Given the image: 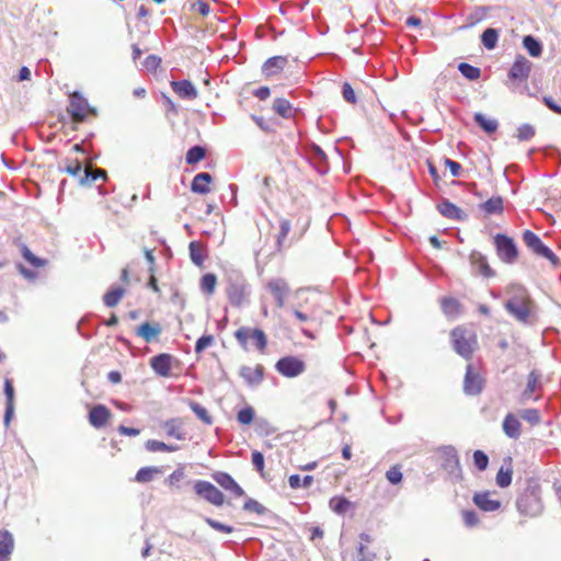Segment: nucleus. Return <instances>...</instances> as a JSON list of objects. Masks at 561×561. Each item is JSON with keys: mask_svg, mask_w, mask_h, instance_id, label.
I'll return each mask as SVG.
<instances>
[{"mask_svg": "<svg viewBox=\"0 0 561 561\" xmlns=\"http://www.w3.org/2000/svg\"><path fill=\"white\" fill-rule=\"evenodd\" d=\"M445 165L449 169L453 176L460 175L461 170H462V167L460 163H458L454 160H450V159H445Z\"/></svg>", "mask_w": 561, "mask_h": 561, "instance_id": "nucleus-63", "label": "nucleus"}, {"mask_svg": "<svg viewBox=\"0 0 561 561\" xmlns=\"http://www.w3.org/2000/svg\"><path fill=\"white\" fill-rule=\"evenodd\" d=\"M275 369L286 378H295L305 373L306 363L297 356H284L276 362Z\"/></svg>", "mask_w": 561, "mask_h": 561, "instance_id": "nucleus-10", "label": "nucleus"}, {"mask_svg": "<svg viewBox=\"0 0 561 561\" xmlns=\"http://www.w3.org/2000/svg\"><path fill=\"white\" fill-rule=\"evenodd\" d=\"M111 416L112 413L107 407L98 404L90 409L88 419L93 427L101 428L108 423Z\"/></svg>", "mask_w": 561, "mask_h": 561, "instance_id": "nucleus-19", "label": "nucleus"}, {"mask_svg": "<svg viewBox=\"0 0 561 561\" xmlns=\"http://www.w3.org/2000/svg\"><path fill=\"white\" fill-rule=\"evenodd\" d=\"M476 123L488 134H492L497 129V122L495 119L486 118L483 114L477 113L474 115Z\"/></svg>", "mask_w": 561, "mask_h": 561, "instance_id": "nucleus-43", "label": "nucleus"}, {"mask_svg": "<svg viewBox=\"0 0 561 561\" xmlns=\"http://www.w3.org/2000/svg\"><path fill=\"white\" fill-rule=\"evenodd\" d=\"M3 391L7 398L4 423L7 426H9L14 411V387L11 379H4Z\"/></svg>", "mask_w": 561, "mask_h": 561, "instance_id": "nucleus-27", "label": "nucleus"}, {"mask_svg": "<svg viewBox=\"0 0 561 561\" xmlns=\"http://www.w3.org/2000/svg\"><path fill=\"white\" fill-rule=\"evenodd\" d=\"M67 112L75 123H82L89 116H94L95 111L89 105L88 101L78 92L70 94Z\"/></svg>", "mask_w": 561, "mask_h": 561, "instance_id": "nucleus-8", "label": "nucleus"}, {"mask_svg": "<svg viewBox=\"0 0 561 561\" xmlns=\"http://www.w3.org/2000/svg\"><path fill=\"white\" fill-rule=\"evenodd\" d=\"M473 462L474 466L480 470H485L489 465V457L482 450H476L473 453Z\"/></svg>", "mask_w": 561, "mask_h": 561, "instance_id": "nucleus-54", "label": "nucleus"}, {"mask_svg": "<svg viewBox=\"0 0 561 561\" xmlns=\"http://www.w3.org/2000/svg\"><path fill=\"white\" fill-rule=\"evenodd\" d=\"M146 448L151 453H158V451L171 453V451L178 450V446L168 445L163 442H159L156 439L147 440Z\"/></svg>", "mask_w": 561, "mask_h": 561, "instance_id": "nucleus-45", "label": "nucleus"}, {"mask_svg": "<svg viewBox=\"0 0 561 561\" xmlns=\"http://www.w3.org/2000/svg\"><path fill=\"white\" fill-rule=\"evenodd\" d=\"M213 479L226 491L230 492L234 497L244 495L243 489L236 482V480L227 472H215Z\"/></svg>", "mask_w": 561, "mask_h": 561, "instance_id": "nucleus-18", "label": "nucleus"}, {"mask_svg": "<svg viewBox=\"0 0 561 561\" xmlns=\"http://www.w3.org/2000/svg\"><path fill=\"white\" fill-rule=\"evenodd\" d=\"M107 174L103 169H92L91 167H87L83 171V175L80 178L81 185L91 184L98 180H106Z\"/></svg>", "mask_w": 561, "mask_h": 561, "instance_id": "nucleus-33", "label": "nucleus"}, {"mask_svg": "<svg viewBox=\"0 0 561 561\" xmlns=\"http://www.w3.org/2000/svg\"><path fill=\"white\" fill-rule=\"evenodd\" d=\"M214 342L215 339L210 334L201 336L195 344V353H203L207 347L211 346Z\"/></svg>", "mask_w": 561, "mask_h": 561, "instance_id": "nucleus-53", "label": "nucleus"}, {"mask_svg": "<svg viewBox=\"0 0 561 561\" xmlns=\"http://www.w3.org/2000/svg\"><path fill=\"white\" fill-rule=\"evenodd\" d=\"M225 293L228 301L236 308L243 307L249 300V285L247 279L239 274L228 275Z\"/></svg>", "mask_w": 561, "mask_h": 561, "instance_id": "nucleus-5", "label": "nucleus"}, {"mask_svg": "<svg viewBox=\"0 0 561 561\" xmlns=\"http://www.w3.org/2000/svg\"><path fill=\"white\" fill-rule=\"evenodd\" d=\"M239 375L247 386L251 388L259 387L265 377V367L262 364L242 365L239 368Z\"/></svg>", "mask_w": 561, "mask_h": 561, "instance_id": "nucleus-14", "label": "nucleus"}, {"mask_svg": "<svg viewBox=\"0 0 561 561\" xmlns=\"http://www.w3.org/2000/svg\"><path fill=\"white\" fill-rule=\"evenodd\" d=\"M206 157V150L204 147L194 146L188 149L185 156V160L187 164H195L202 161Z\"/></svg>", "mask_w": 561, "mask_h": 561, "instance_id": "nucleus-44", "label": "nucleus"}, {"mask_svg": "<svg viewBox=\"0 0 561 561\" xmlns=\"http://www.w3.org/2000/svg\"><path fill=\"white\" fill-rule=\"evenodd\" d=\"M507 294L508 298L504 304L506 311L518 322H531L536 306L526 288L513 285L507 289Z\"/></svg>", "mask_w": 561, "mask_h": 561, "instance_id": "nucleus-1", "label": "nucleus"}, {"mask_svg": "<svg viewBox=\"0 0 561 561\" xmlns=\"http://www.w3.org/2000/svg\"><path fill=\"white\" fill-rule=\"evenodd\" d=\"M192 262L202 267L207 257L206 247L199 241H192L188 245Z\"/></svg>", "mask_w": 561, "mask_h": 561, "instance_id": "nucleus-29", "label": "nucleus"}, {"mask_svg": "<svg viewBox=\"0 0 561 561\" xmlns=\"http://www.w3.org/2000/svg\"><path fill=\"white\" fill-rule=\"evenodd\" d=\"M273 110L283 118H293L295 116L296 110L293 107L291 103L283 98H276L273 102Z\"/></svg>", "mask_w": 561, "mask_h": 561, "instance_id": "nucleus-31", "label": "nucleus"}, {"mask_svg": "<svg viewBox=\"0 0 561 561\" xmlns=\"http://www.w3.org/2000/svg\"><path fill=\"white\" fill-rule=\"evenodd\" d=\"M217 286V276L214 273L204 274L199 282V287L202 293L207 296H213L215 294Z\"/></svg>", "mask_w": 561, "mask_h": 561, "instance_id": "nucleus-36", "label": "nucleus"}, {"mask_svg": "<svg viewBox=\"0 0 561 561\" xmlns=\"http://www.w3.org/2000/svg\"><path fill=\"white\" fill-rule=\"evenodd\" d=\"M287 64V59L282 56L268 58L263 65V72L266 77L278 75Z\"/></svg>", "mask_w": 561, "mask_h": 561, "instance_id": "nucleus-28", "label": "nucleus"}, {"mask_svg": "<svg viewBox=\"0 0 561 561\" xmlns=\"http://www.w3.org/2000/svg\"><path fill=\"white\" fill-rule=\"evenodd\" d=\"M173 360L172 355L162 353L150 359V366L157 375L167 378L171 376Z\"/></svg>", "mask_w": 561, "mask_h": 561, "instance_id": "nucleus-17", "label": "nucleus"}, {"mask_svg": "<svg viewBox=\"0 0 561 561\" xmlns=\"http://www.w3.org/2000/svg\"><path fill=\"white\" fill-rule=\"evenodd\" d=\"M517 508L525 516H537L542 511L540 488L538 484L528 485L517 499Z\"/></svg>", "mask_w": 561, "mask_h": 561, "instance_id": "nucleus-6", "label": "nucleus"}, {"mask_svg": "<svg viewBox=\"0 0 561 561\" xmlns=\"http://www.w3.org/2000/svg\"><path fill=\"white\" fill-rule=\"evenodd\" d=\"M159 473H161V470L158 467H142L137 471L135 481L138 483H147L152 481Z\"/></svg>", "mask_w": 561, "mask_h": 561, "instance_id": "nucleus-38", "label": "nucleus"}, {"mask_svg": "<svg viewBox=\"0 0 561 561\" xmlns=\"http://www.w3.org/2000/svg\"><path fill=\"white\" fill-rule=\"evenodd\" d=\"M522 417L531 424H537L540 421L539 412L536 409H527L522 413Z\"/></svg>", "mask_w": 561, "mask_h": 561, "instance_id": "nucleus-62", "label": "nucleus"}, {"mask_svg": "<svg viewBox=\"0 0 561 561\" xmlns=\"http://www.w3.org/2000/svg\"><path fill=\"white\" fill-rule=\"evenodd\" d=\"M386 478L391 484H399L402 481L403 474L400 465H393L386 472Z\"/></svg>", "mask_w": 561, "mask_h": 561, "instance_id": "nucleus-52", "label": "nucleus"}, {"mask_svg": "<svg viewBox=\"0 0 561 561\" xmlns=\"http://www.w3.org/2000/svg\"><path fill=\"white\" fill-rule=\"evenodd\" d=\"M194 491L198 496L215 506H221L225 503L224 493L208 481H196L194 483Z\"/></svg>", "mask_w": 561, "mask_h": 561, "instance_id": "nucleus-13", "label": "nucleus"}, {"mask_svg": "<svg viewBox=\"0 0 561 561\" xmlns=\"http://www.w3.org/2000/svg\"><path fill=\"white\" fill-rule=\"evenodd\" d=\"M511 462H512V460L510 459V463ZM512 476H513V469H512L511 465L506 468L501 467L496 473V478H495L496 484L500 488L508 486L512 482Z\"/></svg>", "mask_w": 561, "mask_h": 561, "instance_id": "nucleus-42", "label": "nucleus"}, {"mask_svg": "<svg viewBox=\"0 0 561 561\" xmlns=\"http://www.w3.org/2000/svg\"><path fill=\"white\" fill-rule=\"evenodd\" d=\"M535 136V127L530 124H523L517 128L516 137L519 141L530 140Z\"/></svg>", "mask_w": 561, "mask_h": 561, "instance_id": "nucleus-51", "label": "nucleus"}, {"mask_svg": "<svg viewBox=\"0 0 561 561\" xmlns=\"http://www.w3.org/2000/svg\"><path fill=\"white\" fill-rule=\"evenodd\" d=\"M163 428L168 436L174 437L179 440L185 438V435L182 430V422L179 419H172L163 424Z\"/></svg>", "mask_w": 561, "mask_h": 561, "instance_id": "nucleus-34", "label": "nucleus"}, {"mask_svg": "<svg viewBox=\"0 0 561 561\" xmlns=\"http://www.w3.org/2000/svg\"><path fill=\"white\" fill-rule=\"evenodd\" d=\"M484 382V378L480 371L472 364H468L463 378V392L467 396H478L482 392Z\"/></svg>", "mask_w": 561, "mask_h": 561, "instance_id": "nucleus-12", "label": "nucleus"}, {"mask_svg": "<svg viewBox=\"0 0 561 561\" xmlns=\"http://www.w3.org/2000/svg\"><path fill=\"white\" fill-rule=\"evenodd\" d=\"M461 516L465 525L469 528L474 527L479 524V517L477 513L472 510H463L461 512Z\"/></svg>", "mask_w": 561, "mask_h": 561, "instance_id": "nucleus-56", "label": "nucleus"}, {"mask_svg": "<svg viewBox=\"0 0 561 561\" xmlns=\"http://www.w3.org/2000/svg\"><path fill=\"white\" fill-rule=\"evenodd\" d=\"M542 101L549 110L557 114H561V105H558L551 96H543Z\"/></svg>", "mask_w": 561, "mask_h": 561, "instance_id": "nucleus-64", "label": "nucleus"}, {"mask_svg": "<svg viewBox=\"0 0 561 561\" xmlns=\"http://www.w3.org/2000/svg\"><path fill=\"white\" fill-rule=\"evenodd\" d=\"M499 32L495 28H486L481 35V42L486 49H493L496 46Z\"/></svg>", "mask_w": 561, "mask_h": 561, "instance_id": "nucleus-46", "label": "nucleus"}, {"mask_svg": "<svg viewBox=\"0 0 561 561\" xmlns=\"http://www.w3.org/2000/svg\"><path fill=\"white\" fill-rule=\"evenodd\" d=\"M21 253H22V256L24 257V260L27 261L32 266H34L36 268L44 267L47 263L46 260L39 259L36 255H34L32 253V251L26 245H23L21 248Z\"/></svg>", "mask_w": 561, "mask_h": 561, "instance_id": "nucleus-48", "label": "nucleus"}, {"mask_svg": "<svg viewBox=\"0 0 561 561\" xmlns=\"http://www.w3.org/2000/svg\"><path fill=\"white\" fill-rule=\"evenodd\" d=\"M252 463L257 472H260L261 476L264 474V456L259 450L252 451Z\"/></svg>", "mask_w": 561, "mask_h": 561, "instance_id": "nucleus-57", "label": "nucleus"}, {"mask_svg": "<svg viewBox=\"0 0 561 561\" xmlns=\"http://www.w3.org/2000/svg\"><path fill=\"white\" fill-rule=\"evenodd\" d=\"M473 503L484 512H495L501 507V502L492 497L489 491L477 492L472 497Z\"/></svg>", "mask_w": 561, "mask_h": 561, "instance_id": "nucleus-21", "label": "nucleus"}, {"mask_svg": "<svg viewBox=\"0 0 561 561\" xmlns=\"http://www.w3.org/2000/svg\"><path fill=\"white\" fill-rule=\"evenodd\" d=\"M503 431L511 438H517L520 435L522 424L512 413H508L503 421Z\"/></svg>", "mask_w": 561, "mask_h": 561, "instance_id": "nucleus-30", "label": "nucleus"}, {"mask_svg": "<svg viewBox=\"0 0 561 561\" xmlns=\"http://www.w3.org/2000/svg\"><path fill=\"white\" fill-rule=\"evenodd\" d=\"M523 45L531 57H539L542 53L541 44L531 35H527L523 38Z\"/></svg>", "mask_w": 561, "mask_h": 561, "instance_id": "nucleus-41", "label": "nucleus"}, {"mask_svg": "<svg viewBox=\"0 0 561 561\" xmlns=\"http://www.w3.org/2000/svg\"><path fill=\"white\" fill-rule=\"evenodd\" d=\"M458 70L465 78H467L469 80H478L481 76L480 68L474 67L467 62L459 64Z\"/></svg>", "mask_w": 561, "mask_h": 561, "instance_id": "nucleus-47", "label": "nucleus"}, {"mask_svg": "<svg viewBox=\"0 0 561 561\" xmlns=\"http://www.w3.org/2000/svg\"><path fill=\"white\" fill-rule=\"evenodd\" d=\"M378 557H383L385 560H390L391 558L387 548L376 545L368 534H360L357 561H375Z\"/></svg>", "mask_w": 561, "mask_h": 561, "instance_id": "nucleus-7", "label": "nucleus"}, {"mask_svg": "<svg viewBox=\"0 0 561 561\" xmlns=\"http://www.w3.org/2000/svg\"><path fill=\"white\" fill-rule=\"evenodd\" d=\"M171 88L183 100H195L198 95L196 88L190 80L171 81Z\"/></svg>", "mask_w": 561, "mask_h": 561, "instance_id": "nucleus-22", "label": "nucleus"}, {"mask_svg": "<svg viewBox=\"0 0 561 561\" xmlns=\"http://www.w3.org/2000/svg\"><path fill=\"white\" fill-rule=\"evenodd\" d=\"M540 388V376L536 373V370L530 371L527 379V385L525 390L523 391L524 399H530L533 393Z\"/></svg>", "mask_w": 561, "mask_h": 561, "instance_id": "nucleus-39", "label": "nucleus"}, {"mask_svg": "<svg viewBox=\"0 0 561 561\" xmlns=\"http://www.w3.org/2000/svg\"><path fill=\"white\" fill-rule=\"evenodd\" d=\"M266 288L275 299L276 306L283 308L290 293V287L284 278H273L266 284Z\"/></svg>", "mask_w": 561, "mask_h": 561, "instance_id": "nucleus-15", "label": "nucleus"}, {"mask_svg": "<svg viewBox=\"0 0 561 561\" xmlns=\"http://www.w3.org/2000/svg\"><path fill=\"white\" fill-rule=\"evenodd\" d=\"M125 294L126 289L123 287L112 288L103 296V302L106 307L113 308L119 304Z\"/></svg>", "mask_w": 561, "mask_h": 561, "instance_id": "nucleus-35", "label": "nucleus"}, {"mask_svg": "<svg viewBox=\"0 0 561 561\" xmlns=\"http://www.w3.org/2000/svg\"><path fill=\"white\" fill-rule=\"evenodd\" d=\"M523 241L536 255L547 259L553 266L559 265V257L542 243L535 232L525 230L523 232Z\"/></svg>", "mask_w": 561, "mask_h": 561, "instance_id": "nucleus-9", "label": "nucleus"}, {"mask_svg": "<svg viewBox=\"0 0 561 561\" xmlns=\"http://www.w3.org/2000/svg\"><path fill=\"white\" fill-rule=\"evenodd\" d=\"M213 176L209 173L202 172L196 174L191 183V190L197 194H208L211 191Z\"/></svg>", "mask_w": 561, "mask_h": 561, "instance_id": "nucleus-24", "label": "nucleus"}, {"mask_svg": "<svg viewBox=\"0 0 561 561\" xmlns=\"http://www.w3.org/2000/svg\"><path fill=\"white\" fill-rule=\"evenodd\" d=\"M329 505L330 508L337 514H344L352 507V503L344 496L332 497Z\"/></svg>", "mask_w": 561, "mask_h": 561, "instance_id": "nucleus-40", "label": "nucleus"}, {"mask_svg": "<svg viewBox=\"0 0 561 561\" xmlns=\"http://www.w3.org/2000/svg\"><path fill=\"white\" fill-rule=\"evenodd\" d=\"M494 244L497 256L505 263H513L518 256V250L512 238L506 234L497 233L494 237Z\"/></svg>", "mask_w": 561, "mask_h": 561, "instance_id": "nucleus-11", "label": "nucleus"}, {"mask_svg": "<svg viewBox=\"0 0 561 561\" xmlns=\"http://www.w3.org/2000/svg\"><path fill=\"white\" fill-rule=\"evenodd\" d=\"M470 263L474 273L484 277H492L494 275L493 270L490 267L486 259L481 253H471Z\"/></svg>", "mask_w": 561, "mask_h": 561, "instance_id": "nucleus-25", "label": "nucleus"}, {"mask_svg": "<svg viewBox=\"0 0 561 561\" xmlns=\"http://www.w3.org/2000/svg\"><path fill=\"white\" fill-rule=\"evenodd\" d=\"M184 469L183 468H178L176 470H174L167 479V483L170 485V486H178L179 483L184 479Z\"/></svg>", "mask_w": 561, "mask_h": 561, "instance_id": "nucleus-58", "label": "nucleus"}, {"mask_svg": "<svg viewBox=\"0 0 561 561\" xmlns=\"http://www.w3.org/2000/svg\"><path fill=\"white\" fill-rule=\"evenodd\" d=\"M205 520L213 529H215L217 531H221V533H226V534H231L233 531V527L225 525L218 520H215L211 518H206Z\"/></svg>", "mask_w": 561, "mask_h": 561, "instance_id": "nucleus-61", "label": "nucleus"}, {"mask_svg": "<svg viewBox=\"0 0 561 561\" xmlns=\"http://www.w3.org/2000/svg\"><path fill=\"white\" fill-rule=\"evenodd\" d=\"M438 211L446 218L462 221L466 220L468 215L461 208L445 199L437 205Z\"/></svg>", "mask_w": 561, "mask_h": 561, "instance_id": "nucleus-23", "label": "nucleus"}, {"mask_svg": "<svg viewBox=\"0 0 561 561\" xmlns=\"http://www.w3.org/2000/svg\"><path fill=\"white\" fill-rule=\"evenodd\" d=\"M442 311L449 318H456L461 312V304L454 297H444L440 300Z\"/></svg>", "mask_w": 561, "mask_h": 561, "instance_id": "nucleus-32", "label": "nucleus"}, {"mask_svg": "<svg viewBox=\"0 0 561 561\" xmlns=\"http://www.w3.org/2000/svg\"><path fill=\"white\" fill-rule=\"evenodd\" d=\"M307 228V224L300 225L299 220L294 224L291 219L282 218L279 220V230L275 236L276 251L283 252L301 240Z\"/></svg>", "mask_w": 561, "mask_h": 561, "instance_id": "nucleus-3", "label": "nucleus"}, {"mask_svg": "<svg viewBox=\"0 0 561 561\" xmlns=\"http://www.w3.org/2000/svg\"><path fill=\"white\" fill-rule=\"evenodd\" d=\"M243 510L247 512H254L257 515H263L266 512V508L253 499H249L244 502Z\"/></svg>", "mask_w": 561, "mask_h": 561, "instance_id": "nucleus-55", "label": "nucleus"}, {"mask_svg": "<svg viewBox=\"0 0 561 561\" xmlns=\"http://www.w3.org/2000/svg\"><path fill=\"white\" fill-rule=\"evenodd\" d=\"M342 94L346 102L351 104H355L357 102L355 91L347 82H345L342 87Z\"/></svg>", "mask_w": 561, "mask_h": 561, "instance_id": "nucleus-60", "label": "nucleus"}, {"mask_svg": "<svg viewBox=\"0 0 561 561\" xmlns=\"http://www.w3.org/2000/svg\"><path fill=\"white\" fill-rule=\"evenodd\" d=\"M254 409L248 405L238 412L237 420L242 425H250L254 420Z\"/></svg>", "mask_w": 561, "mask_h": 561, "instance_id": "nucleus-50", "label": "nucleus"}, {"mask_svg": "<svg viewBox=\"0 0 561 561\" xmlns=\"http://www.w3.org/2000/svg\"><path fill=\"white\" fill-rule=\"evenodd\" d=\"M233 336L243 351H248L251 343L259 353L266 352L267 335L262 329L240 327L234 331Z\"/></svg>", "mask_w": 561, "mask_h": 561, "instance_id": "nucleus-4", "label": "nucleus"}, {"mask_svg": "<svg viewBox=\"0 0 561 561\" xmlns=\"http://www.w3.org/2000/svg\"><path fill=\"white\" fill-rule=\"evenodd\" d=\"M161 333L162 325L159 322L146 321L136 329V335L147 343L158 340Z\"/></svg>", "mask_w": 561, "mask_h": 561, "instance_id": "nucleus-20", "label": "nucleus"}, {"mask_svg": "<svg viewBox=\"0 0 561 561\" xmlns=\"http://www.w3.org/2000/svg\"><path fill=\"white\" fill-rule=\"evenodd\" d=\"M190 408L203 423L207 425H210L213 423V417L210 416L206 408H204L197 402H191Z\"/></svg>", "mask_w": 561, "mask_h": 561, "instance_id": "nucleus-49", "label": "nucleus"}, {"mask_svg": "<svg viewBox=\"0 0 561 561\" xmlns=\"http://www.w3.org/2000/svg\"><path fill=\"white\" fill-rule=\"evenodd\" d=\"M531 71V62L524 56H517L514 60L508 77L514 81H526Z\"/></svg>", "mask_w": 561, "mask_h": 561, "instance_id": "nucleus-16", "label": "nucleus"}, {"mask_svg": "<svg viewBox=\"0 0 561 561\" xmlns=\"http://www.w3.org/2000/svg\"><path fill=\"white\" fill-rule=\"evenodd\" d=\"M451 345L455 352L470 360L478 347V337L473 329L458 325L450 332Z\"/></svg>", "mask_w": 561, "mask_h": 561, "instance_id": "nucleus-2", "label": "nucleus"}, {"mask_svg": "<svg viewBox=\"0 0 561 561\" xmlns=\"http://www.w3.org/2000/svg\"><path fill=\"white\" fill-rule=\"evenodd\" d=\"M64 171L72 176H80L82 173V165L80 161H70L64 169Z\"/></svg>", "mask_w": 561, "mask_h": 561, "instance_id": "nucleus-59", "label": "nucleus"}, {"mask_svg": "<svg viewBox=\"0 0 561 561\" xmlns=\"http://www.w3.org/2000/svg\"><path fill=\"white\" fill-rule=\"evenodd\" d=\"M12 548V536L8 531H0V561H7Z\"/></svg>", "mask_w": 561, "mask_h": 561, "instance_id": "nucleus-37", "label": "nucleus"}, {"mask_svg": "<svg viewBox=\"0 0 561 561\" xmlns=\"http://www.w3.org/2000/svg\"><path fill=\"white\" fill-rule=\"evenodd\" d=\"M479 209L485 217L492 215H502L504 211V199L502 196H493L484 203H481L479 205Z\"/></svg>", "mask_w": 561, "mask_h": 561, "instance_id": "nucleus-26", "label": "nucleus"}]
</instances>
